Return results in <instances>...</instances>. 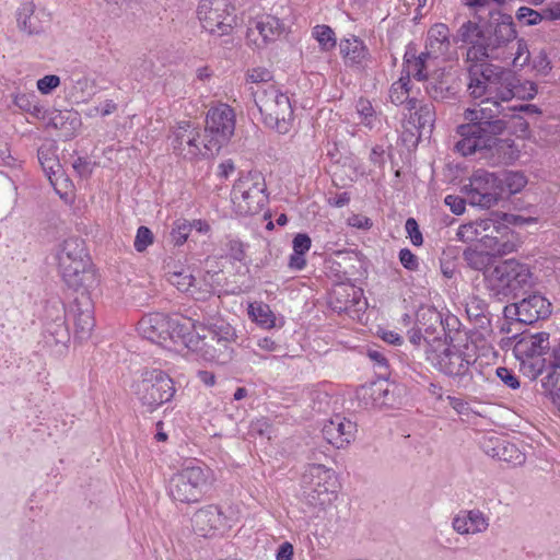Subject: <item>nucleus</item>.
Wrapping results in <instances>:
<instances>
[{
    "instance_id": "54",
    "label": "nucleus",
    "mask_w": 560,
    "mask_h": 560,
    "mask_svg": "<svg viewBox=\"0 0 560 560\" xmlns=\"http://www.w3.org/2000/svg\"><path fill=\"white\" fill-rule=\"evenodd\" d=\"M460 326L459 319L452 314L446 315L445 317L442 316V323L439 329L443 332L444 340L441 341V345H450L454 343V332H458Z\"/></svg>"
},
{
    "instance_id": "4",
    "label": "nucleus",
    "mask_w": 560,
    "mask_h": 560,
    "mask_svg": "<svg viewBox=\"0 0 560 560\" xmlns=\"http://www.w3.org/2000/svg\"><path fill=\"white\" fill-rule=\"evenodd\" d=\"M57 259L63 281L78 294L90 293L100 284L88 247H61Z\"/></svg>"
},
{
    "instance_id": "45",
    "label": "nucleus",
    "mask_w": 560,
    "mask_h": 560,
    "mask_svg": "<svg viewBox=\"0 0 560 560\" xmlns=\"http://www.w3.org/2000/svg\"><path fill=\"white\" fill-rule=\"evenodd\" d=\"M283 31L282 22L273 15H262L256 23L255 27L250 28V34L257 32L265 43L276 40Z\"/></svg>"
},
{
    "instance_id": "60",
    "label": "nucleus",
    "mask_w": 560,
    "mask_h": 560,
    "mask_svg": "<svg viewBox=\"0 0 560 560\" xmlns=\"http://www.w3.org/2000/svg\"><path fill=\"white\" fill-rule=\"evenodd\" d=\"M495 374L500 381L510 389L515 390L521 387V382L513 370L506 366H499L495 370Z\"/></svg>"
},
{
    "instance_id": "48",
    "label": "nucleus",
    "mask_w": 560,
    "mask_h": 560,
    "mask_svg": "<svg viewBox=\"0 0 560 560\" xmlns=\"http://www.w3.org/2000/svg\"><path fill=\"white\" fill-rule=\"evenodd\" d=\"M500 186L502 188V197L504 195H514L520 192L527 184L525 175L521 172H501Z\"/></svg>"
},
{
    "instance_id": "43",
    "label": "nucleus",
    "mask_w": 560,
    "mask_h": 560,
    "mask_svg": "<svg viewBox=\"0 0 560 560\" xmlns=\"http://www.w3.org/2000/svg\"><path fill=\"white\" fill-rule=\"evenodd\" d=\"M415 109V113L410 114L409 122L417 128L419 137L430 135L435 121V108L433 104L423 103Z\"/></svg>"
},
{
    "instance_id": "7",
    "label": "nucleus",
    "mask_w": 560,
    "mask_h": 560,
    "mask_svg": "<svg viewBox=\"0 0 560 560\" xmlns=\"http://www.w3.org/2000/svg\"><path fill=\"white\" fill-rule=\"evenodd\" d=\"M301 482L303 501L310 508L323 511L337 498L338 478L335 470L325 464H310L302 475Z\"/></svg>"
},
{
    "instance_id": "8",
    "label": "nucleus",
    "mask_w": 560,
    "mask_h": 560,
    "mask_svg": "<svg viewBox=\"0 0 560 560\" xmlns=\"http://www.w3.org/2000/svg\"><path fill=\"white\" fill-rule=\"evenodd\" d=\"M133 393L147 412L152 413L173 400L176 388L167 372L156 368H145L133 384Z\"/></svg>"
},
{
    "instance_id": "40",
    "label": "nucleus",
    "mask_w": 560,
    "mask_h": 560,
    "mask_svg": "<svg viewBox=\"0 0 560 560\" xmlns=\"http://www.w3.org/2000/svg\"><path fill=\"white\" fill-rule=\"evenodd\" d=\"M465 311L476 328L486 330L491 326L489 305L483 299L477 295L469 296Z\"/></svg>"
},
{
    "instance_id": "28",
    "label": "nucleus",
    "mask_w": 560,
    "mask_h": 560,
    "mask_svg": "<svg viewBox=\"0 0 560 560\" xmlns=\"http://www.w3.org/2000/svg\"><path fill=\"white\" fill-rule=\"evenodd\" d=\"M550 334L546 331H539L532 334L528 330H524L521 334L513 336L515 340L513 352L516 359L528 358L546 354L550 350Z\"/></svg>"
},
{
    "instance_id": "55",
    "label": "nucleus",
    "mask_w": 560,
    "mask_h": 560,
    "mask_svg": "<svg viewBox=\"0 0 560 560\" xmlns=\"http://www.w3.org/2000/svg\"><path fill=\"white\" fill-rule=\"evenodd\" d=\"M272 423L267 417L253 419L248 427V435L252 438H267L270 440Z\"/></svg>"
},
{
    "instance_id": "20",
    "label": "nucleus",
    "mask_w": 560,
    "mask_h": 560,
    "mask_svg": "<svg viewBox=\"0 0 560 560\" xmlns=\"http://www.w3.org/2000/svg\"><path fill=\"white\" fill-rule=\"evenodd\" d=\"M396 389H398L396 384L388 383V380L378 378L360 386L355 392V396L359 405L365 409L393 408L400 402Z\"/></svg>"
},
{
    "instance_id": "44",
    "label": "nucleus",
    "mask_w": 560,
    "mask_h": 560,
    "mask_svg": "<svg viewBox=\"0 0 560 560\" xmlns=\"http://www.w3.org/2000/svg\"><path fill=\"white\" fill-rule=\"evenodd\" d=\"M520 362V372L530 381L536 380L540 375H548L549 366L552 363V353L549 360L540 358V355L521 358L517 359Z\"/></svg>"
},
{
    "instance_id": "10",
    "label": "nucleus",
    "mask_w": 560,
    "mask_h": 560,
    "mask_svg": "<svg viewBox=\"0 0 560 560\" xmlns=\"http://www.w3.org/2000/svg\"><path fill=\"white\" fill-rule=\"evenodd\" d=\"M235 124L236 115L230 105L218 103L208 109L203 132L210 152L219 153L230 142L235 131Z\"/></svg>"
},
{
    "instance_id": "62",
    "label": "nucleus",
    "mask_w": 560,
    "mask_h": 560,
    "mask_svg": "<svg viewBox=\"0 0 560 560\" xmlns=\"http://www.w3.org/2000/svg\"><path fill=\"white\" fill-rule=\"evenodd\" d=\"M271 79V72L265 68H255L249 70L247 73V80L252 83H255V88L258 85H270L271 83L269 81Z\"/></svg>"
},
{
    "instance_id": "11",
    "label": "nucleus",
    "mask_w": 560,
    "mask_h": 560,
    "mask_svg": "<svg viewBox=\"0 0 560 560\" xmlns=\"http://www.w3.org/2000/svg\"><path fill=\"white\" fill-rule=\"evenodd\" d=\"M462 191L472 207L490 209L502 198L500 176L483 168L476 170Z\"/></svg>"
},
{
    "instance_id": "51",
    "label": "nucleus",
    "mask_w": 560,
    "mask_h": 560,
    "mask_svg": "<svg viewBox=\"0 0 560 560\" xmlns=\"http://www.w3.org/2000/svg\"><path fill=\"white\" fill-rule=\"evenodd\" d=\"M357 114L359 115V124L372 130L377 122V115L371 102L360 97L355 104Z\"/></svg>"
},
{
    "instance_id": "32",
    "label": "nucleus",
    "mask_w": 560,
    "mask_h": 560,
    "mask_svg": "<svg viewBox=\"0 0 560 560\" xmlns=\"http://www.w3.org/2000/svg\"><path fill=\"white\" fill-rule=\"evenodd\" d=\"M541 394L560 411V342L552 348L548 375L540 378Z\"/></svg>"
},
{
    "instance_id": "41",
    "label": "nucleus",
    "mask_w": 560,
    "mask_h": 560,
    "mask_svg": "<svg viewBox=\"0 0 560 560\" xmlns=\"http://www.w3.org/2000/svg\"><path fill=\"white\" fill-rule=\"evenodd\" d=\"M411 80L400 73L398 80L389 88V101L396 105H406L409 112L416 108L417 98L410 97Z\"/></svg>"
},
{
    "instance_id": "33",
    "label": "nucleus",
    "mask_w": 560,
    "mask_h": 560,
    "mask_svg": "<svg viewBox=\"0 0 560 560\" xmlns=\"http://www.w3.org/2000/svg\"><path fill=\"white\" fill-rule=\"evenodd\" d=\"M442 314L433 306H421L416 313V326L425 335L427 349L441 342L438 336Z\"/></svg>"
},
{
    "instance_id": "27",
    "label": "nucleus",
    "mask_w": 560,
    "mask_h": 560,
    "mask_svg": "<svg viewBox=\"0 0 560 560\" xmlns=\"http://www.w3.org/2000/svg\"><path fill=\"white\" fill-rule=\"evenodd\" d=\"M358 432L357 422L335 415L323 427V438L332 446L342 448L349 445L355 439Z\"/></svg>"
},
{
    "instance_id": "26",
    "label": "nucleus",
    "mask_w": 560,
    "mask_h": 560,
    "mask_svg": "<svg viewBox=\"0 0 560 560\" xmlns=\"http://www.w3.org/2000/svg\"><path fill=\"white\" fill-rule=\"evenodd\" d=\"M209 232L210 225L206 221L177 219L172 223L170 235L175 245H183L185 242L203 245L207 243Z\"/></svg>"
},
{
    "instance_id": "36",
    "label": "nucleus",
    "mask_w": 560,
    "mask_h": 560,
    "mask_svg": "<svg viewBox=\"0 0 560 560\" xmlns=\"http://www.w3.org/2000/svg\"><path fill=\"white\" fill-rule=\"evenodd\" d=\"M488 443L489 445H483V450L492 458L512 463L513 465H521L525 462V454L515 444L499 438L490 439Z\"/></svg>"
},
{
    "instance_id": "59",
    "label": "nucleus",
    "mask_w": 560,
    "mask_h": 560,
    "mask_svg": "<svg viewBox=\"0 0 560 560\" xmlns=\"http://www.w3.org/2000/svg\"><path fill=\"white\" fill-rule=\"evenodd\" d=\"M311 247H293V253L288 260V268L292 271H301L306 266V254Z\"/></svg>"
},
{
    "instance_id": "25",
    "label": "nucleus",
    "mask_w": 560,
    "mask_h": 560,
    "mask_svg": "<svg viewBox=\"0 0 560 560\" xmlns=\"http://www.w3.org/2000/svg\"><path fill=\"white\" fill-rule=\"evenodd\" d=\"M515 247H465L463 252L464 260L470 269L483 273V283H486V271H490L498 261H501L504 255L510 254Z\"/></svg>"
},
{
    "instance_id": "39",
    "label": "nucleus",
    "mask_w": 560,
    "mask_h": 560,
    "mask_svg": "<svg viewBox=\"0 0 560 560\" xmlns=\"http://www.w3.org/2000/svg\"><path fill=\"white\" fill-rule=\"evenodd\" d=\"M69 319L57 322H44L43 338L46 347H60L66 349L71 340V334L68 326Z\"/></svg>"
},
{
    "instance_id": "31",
    "label": "nucleus",
    "mask_w": 560,
    "mask_h": 560,
    "mask_svg": "<svg viewBox=\"0 0 560 560\" xmlns=\"http://www.w3.org/2000/svg\"><path fill=\"white\" fill-rule=\"evenodd\" d=\"M424 83L425 93L434 101L445 102L456 97L457 90L452 84L451 74L444 69L433 71Z\"/></svg>"
},
{
    "instance_id": "13",
    "label": "nucleus",
    "mask_w": 560,
    "mask_h": 560,
    "mask_svg": "<svg viewBox=\"0 0 560 560\" xmlns=\"http://www.w3.org/2000/svg\"><path fill=\"white\" fill-rule=\"evenodd\" d=\"M480 100L478 108H467L464 112V118L468 121L467 125H475L479 127V131L498 138L506 128L503 118L513 117L514 114L509 112V107L503 106L501 100Z\"/></svg>"
},
{
    "instance_id": "9",
    "label": "nucleus",
    "mask_w": 560,
    "mask_h": 560,
    "mask_svg": "<svg viewBox=\"0 0 560 560\" xmlns=\"http://www.w3.org/2000/svg\"><path fill=\"white\" fill-rule=\"evenodd\" d=\"M211 470L200 465L186 466L174 474L167 487V492L174 502L194 504L202 500L211 488Z\"/></svg>"
},
{
    "instance_id": "23",
    "label": "nucleus",
    "mask_w": 560,
    "mask_h": 560,
    "mask_svg": "<svg viewBox=\"0 0 560 560\" xmlns=\"http://www.w3.org/2000/svg\"><path fill=\"white\" fill-rule=\"evenodd\" d=\"M475 125H460L457 128L462 137L455 144V149L464 156L472 155L477 152L493 149L500 140L497 137L489 136L478 130Z\"/></svg>"
},
{
    "instance_id": "37",
    "label": "nucleus",
    "mask_w": 560,
    "mask_h": 560,
    "mask_svg": "<svg viewBox=\"0 0 560 560\" xmlns=\"http://www.w3.org/2000/svg\"><path fill=\"white\" fill-rule=\"evenodd\" d=\"M450 28L444 23L432 25L427 34L425 51L430 52L434 59L445 56L451 47Z\"/></svg>"
},
{
    "instance_id": "56",
    "label": "nucleus",
    "mask_w": 560,
    "mask_h": 560,
    "mask_svg": "<svg viewBox=\"0 0 560 560\" xmlns=\"http://www.w3.org/2000/svg\"><path fill=\"white\" fill-rule=\"evenodd\" d=\"M516 20L523 26H534L539 24L544 19V12L540 13L528 7H521L516 11Z\"/></svg>"
},
{
    "instance_id": "63",
    "label": "nucleus",
    "mask_w": 560,
    "mask_h": 560,
    "mask_svg": "<svg viewBox=\"0 0 560 560\" xmlns=\"http://www.w3.org/2000/svg\"><path fill=\"white\" fill-rule=\"evenodd\" d=\"M223 255L224 253L210 255L205 259V269L208 273L215 275L228 268V262H221L223 261Z\"/></svg>"
},
{
    "instance_id": "18",
    "label": "nucleus",
    "mask_w": 560,
    "mask_h": 560,
    "mask_svg": "<svg viewBox=\"0 0 560 560\" xmlns=\"http://www.w3.org/2000/svg\"><path fill=\"white\" fill-rule=\"evenodd\" d=\"M200 320L178 314L171 315L170 329L166 335V347L168 343L183 346L194 352H200L206 346L205 335L197 331Z\"/></svg>"
},
{
    "instance_id": "46",
    "label": "nucleus",
    "mask_w": 560,
    "mask_h": 560,
    "mask_svg": "<svg viewBox=\"0 0 560 560\" xmlns=\"http://www.w3.org/2000/svg\"><path fill=\"white\" fill-rule=\"evenodd\" d=\"M231 200L237 213L242 215L256 214L260 210H255L256 198L244 188H240L238 184L234 183L231 190Z\"/></svg>"
},
{
    "instance_id": "57",
    "label": "nucleus",
    "mask_w": 560,
    "mask_h": 560,
    "mask_svg": "<svg viewBox=\"0 0 560 560\" xmlns=\"http://www.w3.org/2000/svg\"><path fill=\"white\" fill-rule=\"evenodd\" d=\"M14 104L22 110L32 115L38 116L40 114V107L35 94H18L14 97Z\"/></svg>"
},
{
    "instance_id": "12",
    "label": "nucleus",
    "mask_w": 560,
    "mask_h": 560,
    "mask_svg": "<svg viewBox=\"0 0 560 560\" xmlns=\"http://www.w3.org/2000/svg\"><path fill=\"white\" fill-rule=\"evenodd\" d=\"M171 132L170 139L173 152L185 160L215 154L210 152L206 135H201L200 128L189 120L177 122Z\"/></svg>"
},
{
    "instance_id": "34",
    "label": "nucleus",
    "mask_w": 560,
    "mask_h": 560,
    "mask_svg": "<svg viewBox=\"0 0 560 560\" xmlns=\"http://www.w3.org/2000/svg\"><path fill=\"white\" fill-rule=\"evenodd\" d=\"M247 314L252 322L262 329L282 328L285 324L283 315H276L270 305L261 301L249 303Z\"/></svg>"
},
{
    "instance_id": "29",
    "label": "nucleus",
    "mask_w": 560,
    "mask_h": 560,
    "mask_svg": "<svg viewBox=\"0 0 560 560\" xmlns=\"http://www.w3.org/2000/svg\"><path fill=\"white\" fill-rule=\"evenodd\" d=\"M434 59L430 52L425 50L418 52L417 45L409 43L406 46V50L402 57L401 71L400 73L411 80L424 82L429 78V62Z\"/></svg>"
},
{
    "instance_id": "47",
    "label": "nucleus",
    "mask_w": 560,
    "mask_h": 560,
    "mask_svg": "<svg viewBox=\"0 0 560 560\" xmlns=\"http://www.w3.org/2000/svg\"><path fill=\"white\" fill-rule=\"evenodd\" d=\"M164 269L168 276V281L176 285L178 290L187 291L192 285L195 278L183 266L177 267L172 261H165Z\"/></svg>"
},
{
    "instance_id": "42",
    "label": "nucleus",
    "mask_w": 560,
    "mask_h": 560,
    "mask_svg": "<svg viewBox=\"0 0 560 560\" xmlns=\"http://www.w3.org/2000/svg\"><path fill=\"white\" fill-rule=\"evenodd\" d=\"M339 47L347 66L360 67L369 55L363 42L357 37L342 39Z\"/></svg>"
},
{
    "instance_id": "2",
    "label": "nucleus",
    "mask_w": 560,
    "mask_h": 560,
    "mask_svg": "<svg viewBox=\"0 0 560 560\" xmlns=\"http://www.w3.org/2000/svg\"><path fill=\"white\" fill-rule=\"evenodd\" d=\"M470 11L454 34V42L476 40V51H488L504 46L517 31L513 16L503 10L505 0H462Z\"/></svg>"
},
{
    "instance_id": "53",
    "label": "nucleus",
    "mask_w": 560,
    "mask_h": 560,
    "mask_svg": "<svg viewBox=\"0 0 560 560\" xmlns=\"http://www.w3.org/2000/svg\"><path fill=\"white\" fill-rule=\"evenodd\" d=\"M313 37L318 42L320 49L330 51L336 47L337 39L335 32L328 25H316L312 31Z\"/></svg>"
},
{
    "instance_id": "49",
    "label": "nucleus",
    "mask_w": 560,
    "mask_h": 560,
    "mask_svg": "<svg viewBox=\"0 0 560 560\" xmlns=\"http://www.w3.org/2000/svg\"><path fill=\"white\" fill-rule=\"evenodd\" d=\"M366 357L373 362V369L377 378L388 380L390 370L384 351L374 345L366 349Z\"/></svg>"
},
{
    "instance_id": "22",
    "label": "nucleus",
    "mask_w": 560,
    "mask_h": 560,
    "mask_svg": "<svg viewBox=\"0 0 560 560\" xmlns=\"http://www.w3.org/2000/svg\"><path fill=\"white\" fill-rule=\"evenodd\" d=\"M363 291L350 282L340 280L335 284L328 296L330 308L338 314L351 315L366 304L362 301Z\"/></svg>"
},
{
    "instance_id": "16",
    "label": "nucleus",
    "mask_w": 560,
    "mask_h": 560,
    "mask_svg": "<svg viewBox=\"0 0 560 560\" xmlns=\"http://www.w3.org/2000/svg\"><path fill=\"white\" fill-rule=\"evenodd\" d=\"M231 522L222 506L214 503L199 508L191 516L192 530L203 538L222 537L231 529Z\"/></svg>"
},
{
    "instance_id": "50",
    "label": "nucleus",
    "mask_w": 560,
    "mask_h": 560,
    "mask_svg": "<svg viewBox=\"0 0 560 560\" xmlns=\"http://www.w3.org/2000/svg\"><path fill=\"white\" fill-rule=\"evenodd\" d=\"M38 161L49 179L60 168L55 148L52 144H43L37 152Z\"/></svg>"
},
{
    "instance_id": "1",
    "label": "nucleus",
    "mask_w": 560,
    "mask_h": 560,
    "mask_svg": "<svg viewBox=\"0 0 560 560\" xmlns=\"http://www.w3.org/2000/svg\"><path fill=\"white\" fill-rule=\"evenodd\" d=\"M458 44L467 47L464 58L468 73L467 91L474 100H501L504 84L509 85L506 78L510 69L498 66L493 61L523 69L530 59L527 42L518 35L512 36L505 43V47L490 48L486 52L475 50V39L471 43L459 42Z\"/></svg>"
},
{
    "instance_id": "61",
    "label": "nucleus",
    "mask_w": 560,
    "mask_h": 560,
    "mask_svg": "<svg viewBox=\"0 0 560 560\" xmlns=\"http://www.w3.org/2000/svg\"><path fill=\"white\" fill-rule=\"evenodd\" d=\"M222 262H228L229 266H234L236 262L246 266L247 255L244 247H228V250L224 252Z\"/></svg>"
},
{
    "instance_id": "30",
    "label": "nucleus",
    "mask_w": 560,
    "mask_h": 560,
    "mask_svg": "<svg viewBox=\"0 0 560 560\" xmlns=\"http://www.w3.org/2000/svg\"><path fill=\"white\" fill-rule=\"evenodd\" d=\"M171 315L164 313H150L143 315L138 323L139 334L158 345L166 347V335L170 329Z\"/></svg>"
},
{
    "instance_id": "35",
    "label": "nucleus",
    "mask_w": 560,
    "mask_h": 560,
    "mask_svg": "<svg viewBox=\"0 0 560 560\" xmlns=\"http://www.w3.org/2000/svg\"><path fill=\"white\" fill-rule=\"evenodd\" d=\"M240 188L246 189L252 195H255L256 206L255 210H262L268 202L267 185L264 175L257 171L243 172L240 174L237 180Z\"/></svg>"
},
{
    "instance_id": "64",
    "label": "nucleus",
    "mask_w": 560,
    "mask_h": 560,
    "mask_svg": "<svg viewBox=\"0 0 560 560\" xmlns=\"http://www.w3.org/2000/svg\"><path fill=\"white\" fill-rule=\"evenodd\" d=\"M60 84V78L56 74H47L37 81V89L42 94H49Z\"/></svg>"
},
{
    "instance_id": "5",
    "label": "nucleus",
    "mask_w": 560,
    "mask_h": 560,
    "mask_svg": "<svg viewBox=\"0 0 560 560\" xmlns=\"http://www.w3.org/2000/svg\"><path fill=\"white\" fill-rule=\"evenodd\" d=\"M252 95L266 127L287 135L293 122L290 97L276 84L252 88Z\"/></svg>"
},
{
    "instance_id": "17",
    "label": "nucleus",
    "mask_w": 560,
    "mask_h": 560,
    "mask_svg": "<svg viewBox=\"0 0 560 560\" xmlns=\"http://www.w3.org/2000/svg\"><path fill=\"white\" fill-rule=\"evenodd\" d=\"M551 302L538 292L524 296L520 302L504 306L503 313L506 318L516 316L521 324L533 325L544 320L551 315Z\"/></svg>"
},
{
    "instance_id": "14",
    "label": "nucleus",
    "mask_w": 560,
    "mask_h": 560,
    "mask_svg": "<svg viewBox=\"0 0 560 560\" xmlns=\"http://www.w3.org/2000/svg\"><path fill=\"white\" fill-rule=\"evenodd\" d=\"M199 327L207 329L211 340L215 341L219 346L218 349H213V353L205 351L203 355H209V359L222 364L231 361L234 353L231 345L236 342L237 338L235 328L221 316H203Z\"/></svg>"
},
{
    "instance_id": "24",
    "label": "nucleus",
    "mask_w": 560,
    "mask_h": 560,
    "mask_svg": "<svg viewBox=\"0 0 560 560\" xmlns=\"http://www.w3.org/2000/svg\"><path fill=\"white\" fill-rule=\"evenodd\" d=\"M16 26L27 36L43 34L50 23V15L44 9H37L33 1H23L15 11Z\"/></svg>"
},
{
    "instance_id": "38",
    "label": "nucleus",
    "mask_w": 560,
    "mask_h": 560,
    "mask_svg": "<svg viewBox=\"0 0 560 560\" xmlns=\"http://www.w3.org/2000/svg\"><path fill=\"white\" fill-rule=\"evenodd\" d=\"M508 84H504L501 91V101L508 103L513 98L518 100H533L537 94V86L534 82L524 80L522 81L516 74L510 70L508 75Z\"/></svg>"
},
{
    "instance_id": "6",
    "label": "nucleus",
    "mask_w": 560,
    "mask_h": 560,
    "mask_svg": "<svg viewBox=\"0 0 560 560\" xmlns=\"http://www.w3.org/2000/svg\"><path fill=\"white\" fill-rule=\"evenodd\" d=\"M427 360L441 374L452 378L457 387L467 388L474 382L471 368L476 360L454 343L431 346L425 350Z\"/></svg>"
},
{
    "instance_id": "58",
    "label": "nucleus",
    "mask_w": 560,
    "mask_h": 560,
    "mask_svg": "<svg viewBox=\"0 0 560 560\" xmlns=\"http://www.w3.org/2000/svg\"><path fill=\"white\" fill-rule=\"evenodd\" d=\"M470 534L483 533L489 526L488 518L480 510L466 511Z\"/></svg>"
},
{
    "instance_id": "3",
    "label": "nucleus",
    "mask_w": 560,
    "mask_h": 560,
    "mask_svg": "<svg viewBox=\"0 0 560 560\" xmlns=\"http://www.w3.org/2000/svg\"><path fill=\"white\" fill-rule=\"evenodd\" d=\"M536 284L530 266L515 258L501 259L486 271L485 288L491 299L510 302L528 294Z\"/></svg>"
},
{
    "instance_id": "52",
    "label": "nucleus",
    "mask_w": 560,
    "mask_h": 560,
    "mask_svg": "<svg viewBox=\"0 0 560 560\" xmlns=\"http://www.w3.org/2000/svg\"><path fill=\"white\" fill-rule=\"evenodd\" d=\"M69 306L67 307L65 303L59 299L49 300L45 304L44 308V322H57L62 319H70L69 316Z\"/></svg>"
},
{
    "instance_id": "19",
    "label": "nucleus",
    "mask_w": 560,
    "mask_h": 560,
    "mask_svg": "<svg viewBox=\"0 0 560 560\" xmlns=\"http://www.w3.org/2000/svg\"><path fill=\"white\" fill-rule=\"evenodd\" d=\"M231 9L228 0H200L197 15L207 32L221 36L232 28Z\"/></svg>"
},
{
    "instance_id": "15",
    "label": "nucleus",
    "mask_w": 560,
    "mask_h": 560,
    "mask_svg": "<svg viewBox=\"0 0 560 560\" xmlns=\"http://www.w3.org/2000/svg\"><path fill=\"white\" fill-rule=\"evenodd\" d=\"M366 257L357 249L335 250L325 258V268L338 279L348 282L360 280L368 271Z\"/></svg>"
},
{
    "instance_id": "21",
    "label": "nucleus",
    "mask_w": 560,
    "mask_h": 560,
    "mask_svg": "<svg viewBox=\"0 0 560 560\" xmlns=\"http://www.w3.org/2000/svg\"><path fill=\"white\" fill-rule=\"evenodd\" d=\"M70 320L73 322V339L83 342L91 337L95 326L94 304L90 293H79L69 304Z\"/></svg>"
}]
</instances>
